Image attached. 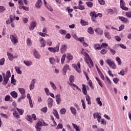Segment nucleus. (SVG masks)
<instances>
[{
	"label": "nucleus",
	"mask_w": 131,
	"mask_h": 131,
	"mask_svg": "<svg viewBox=\"0 0 131 131\" xmlns=\"http://www.w3.org/2000/svg\"><path fill=\"white\" fill-rule=\"evenodd\" d=\"M48 50L51 53H58L60 51V43H58L56 47H49Z\"/></svg>",
	"instance_id": "obj_1"
},
{
	"label": "nucleus",
	"mask_w": 131,
	"mask_h": 131,
	"mask_svg": "<svg viewBox=\"0 0 131 131\" xmlns=\"http://www.w3.org/2000/svg\"><path fill=\"white\" fill-rule=\"evenodd\" d=\"M106 63L108 64V66H110L112 69H115L116 68V64L114 63V61H112L111 59H107L106 60Z\"/></svg>",
	"instance_id": "obj_2"
},
{
	"label": "nucleus",
	"mask_w": 131,
	"mask_h": 131,
	"mask_svg": "<svg viewBox=\"0 0 131 131\" xmlns=\"http://www.w3.org/2000/svg\"><path fill=\"white\" fill-rule=\"evenodd\" d=\"M10 38L12 43H13V45H14L15 46H16V45H17V43H18V42H19V41L18 40V37L16 35H10Z\"/></svg>",
	"instance_id": "obj_3"
},
{
	"label": "nucleus",
	"mask_w": 131,
	"mask_h": 131,
	"mask_svg": "<svg viewBox=\"0 0 131 131\" xmlns=\"http://www.w3.org/2000/svg\"><path fill=\"white\" fill-rule=\"evenodd\" d=\"M90 15L91 17H95V18H98V17H99V18H102V13L97 14V12L95 11H91Z\"/></svg>",
	"instance_id": "obj_4"
},
{
	"label": "nucleus",
	"mask_w": 131,
	"mask_h": 131,
	"mask_svg": "<svg viewBox=\"0 0 131 131\" xmlns=\"http://www.w3.org/2000/svg\"><path fill=\"white\" fill-rule=\"evenodd\" d=\"M120 7L122 10H124V11H128V8L125 7V3L123 0L120 1Z\"/></svg>",
	"instance_id": "obj_5"
},
{
	"label": "nucleus",
	"mask_w": 131,
	"mask_h": 131,
	"mask_svg": "<svg viewBox=\"0 0 131 131\" xmlns=\"http://www.w3.org/2000/svg\"><path fill=\"white\" fill-rule=\"evenodd\" d=\"M73 67L78 73L81 72V70L80 69V62H78L77 64H74Z\"/></svg>",
	"instance_id": "obj_6"
},
{
	"label": "nucleus",
	"mask_w": 131,
	"mask_h": 131,
	"mask_svg": "<svg viewBox=\"0 0 131 131\" xmlns=\"http://www.w3.org/2000/svg\"><path fill=\"white\" fill-rule=\"evenodd\" d=\"M14 20H15L14 16H13L12 15H10L9 16V18L6 20V24H7V25H9V24H11L12 22L14 21Z\"/></svg>",
	"instance_id": "obj_7"
},
{
	"label": "nucleus",
	"mask_w": 131,
	"mask_h": 131,
	"mask_svg": "<svg viewBox=\"0 0 131 131\" xmlns=\"http://www.w3.org/2000/svg\"><path fill=\"white\" fill-rule=\"evenodd\" d=\"M56 97V102L58 105H60V103L62 101V100L61 99V95L60 94H57L55 96Z\"/></svg>",
	"instance_id": "obj_8"
},
{
	"label": "nucleus",
	"mask_w": 131,
	"mask_h": 131,
	"mask_svg": "<svg viewBox=\"0 0 131 131\" xmlns=\"http://www.w3.org/2000/svg\"><path fill=\"white\" fill-rule=\"evenodd\" d=\"M67 70H69V65L66 64L62 69L63 75H66V74L67 73Z\"/></svg>",
	"instance_id": "obj_9"
},
{
	"label": "nucleus",
	"mask_w": 131,
	"mask_h": 131,
	"mask_svg": "<svg viewBox=\"0 0 131 131\" xmlns=\"http://www.w3.org/2000/svg\"><path fill=\"white\" fill-rule=\"evenodd\" d=\"M36 27V23L35 21H32L29 28L30 30H33Z\"/></svg>",
	"instance_id": "obj_10"
},
{
	"label": "nucleus",
	"mask_w": 131,
	"mask_h": 131,
	"mask_svg": "<svg viewBox=\"0 0 131 131\" xmlns=\"http://www.w3.org/2000/svg\"><path fill=\"white\" fill-rule=\"evenodd\" d=\"M94 118H97L98 122H101V116L99 115V113H94L93 114Z\"/></svg>",
	"instance_id": "obj_11"
},
{
	"label": "nucleus",
	"mask_w": 131,
	"mask_h": 131,
	"mask_svg": "<svg viewBox=\"0 0 131 131\" xmlns=\"http://www.w3.org/2000/svg\"><path fill=\"white\" fill-rule=\"evenodd\" d=\"M42 5V1H41V0H38L35 4V7L37 9H39V8H40V7H41Z\"/></svg>",
	"instance_id": "obj_12"
},
{
	"label": "nucleus",
	"mask_w": 131,
	"mask_h": 131,
	"mask_svg": "<svg viewBox=\"0 0 131 131\" xmlns=\"http://www.w3.org/2000/svg\"><path fill=\"white\" fill-rule=\"evenodd\" d=\"M95 31L96 34H99V35H102L103 34V30H101L100 28H97Z\"/></svg>",
	"instance_id": "obj_13"
},
{
	"label": "nucleus",
	"mask_w": 131,
	"mask_h": 131,
	"mask_svg": "<svg viewBox=\"0 0 131 131\" xmlns=\"http://www.w3.org/2000/svg\"><path fill=\"white\" fill-rule=\"evenodd\" d=\"M119 19L123 23H128V19L123 16H119Z\"/></svg>",
	"instance_id": "obj_14"
},
{
	"label": "nucleus",
	"mask_w": 131,
	"mask_h": 131,
	"mask_svg": "<svg viewBox=\"0 0 131 131\" xmlns=\"http://www.w3.org/2000/svg\"><path fill=\"white\" fill-rule=\"evenodd\" d=\"M36 81V80H35V79H34L32 80L29 86L30 91H32V90L34 89V84L35 83Z\"/></svg>",
	"instance_id": "obj_15"
},
{
	"label": "nucleus",
	"mask_w": 131,
	"mask_h": 131,
	"mask_svg": "<svg viewBox=\"0 0 131 131\" xmlns=\"http://www.w3.org/2000/svg\"><path fill=\"white\" fill-rule=\"evenodd\" d=\"M67 51V46L62 45L60 48V52L61 53H65Z\"/></svg>",
	"instance_id": "obj_16"
},
{
	"label": "nucleus",
	"mask_w": 131,
	"mask_h": 131,
	"mask_svg": "<svg viewBox=\"0 0 131 131\" xmlns=\"http://www.w3.org/2000/svg\"><path fill=\"white\" fill-rule=\"evenodd\" d=\"M33 53L34 56L36 59H39V58H40V55H39L38 52H37L36 50H33Z\"/></svg>",
	"instance_id": "obj_17"
},
{
	"label": "nucleus",
	"mask_w": 131,
	"mask_h": 131,
	"mask_svg": "<svg viewBox=\"0 0 131 131\" xmlns=\"http://www.w3.org/2000/svg\"><path fill=\"white\" fill-rule=\"evenodd\" d=\"M39 41L41 43L40 47L45 48V46H46V40L44 39L43 38H42L41 39H39Z\"/></svg>",
	"instance_id": "obj_18"
},
{
	"label": "nucleus",
	"mask_w": 131,
	"mask_h": 131,
	"mask_svg": "<svg viewBox=\"0 0 131 131\" xmlns=\"http://www.w3.org/2000/svg\"><path fill=\"white\" fill-rule=\"evenodd\" d=\"M10 95L14 99H17V98L18 97V93H17V92H16L15 91L11 92L10 93Z\"/></svg>",
	"instance_id": "obj_19"
},
{
	"label": "nucleus",
	"mask_w": 131,
	"mask_h": 131,
	"mask_svg": "<svg viewBox=\"0 0 131 131\" xmlns=\"http://www.w3.org/2000/svg\"><path fill=\"white\" fill-rule=\"evenodd\" d=\"M82 86V93L83 94H84V95H86V94H88V92L86 91V86H85V84H83Z\"/></svg>",
	"instance_id": "obj_20"
},
{
	"label": "nucleus",
	"mask_w": 131,
	"mask_h": 131,
	"mask_svg": "<svg viewBox=\"0 0 131 131\" xmlns=\"http://www.w3.org/2000/svg\"><path fill=\"white\" fill-rule=\"evenodd\" d=\"M53 114L57 119H60V116L58 113V111L55 109H53Z\"/></svg>",
	"instance_id": "obj_21"
},
{
	"label": "nucleus",
	"mask_w": 131,
	"mask_h": 131,
	"mask_svg": "<svg viewBox=\"0 0 131 131\" xmlns=\"http://www.w3.org/2000/svg\"><path fill=\"white\" fill-rule=\"evenodd\" d=\"M7 56L9 61H13L14 60V55L12 53L7 52Z\"/></svg>",
	"instance_id": "obj_22"
},
{
	"label": "nucleus",
	"mask_w": 131,
	"mask_h": 131,
	"mask_svg": "<svg viewBox=\"0 0 131 131\" xmlns=\"http://www.w3.org/2000/svg\"><path fill=\"white\" fill-rule=\"evenodd\" d=\"M94 48L95 50H98L99 51L102 50L101 45H100V44H99V43L94 44Z\"/></svg>",
	"instance_id": "obj_23"
},
{
	"label": "nucleus",
	"mask_w": 131,
	"mask_h": 131,
	"mask_svg": "<svg viewBox=\"0 0 131 131\" xmlns=\"http://www.w3.org/2000/svg\"><path fill=\"white\" fill-rule=\"evenodd\" d=\"M19 9L20 10H24V11H26L27 12H28L29 11V7H25L24 5H23L22 6H19Z\"/></svg>",
	"instance_id": "obj_24"
},
{
	"label": "nucleus",
	"mask_w": 131,
	"mask_h": 131,
	"mask_svg": "<svg viewBox=\"0 0 131 131\" xmlns=\"http://www.w3.org/2000/svg\"><path fill=\"white\" fill-rule=\"evenodd\" d=\"M70 110L72 114L74 115V116L76 115V109H75V108L71 106L70 107Z\"/></svg>",
	"instance_id": "obj_25"
},
{
	"label": "nucleus",
	"mask_w": 131,
	"mask_h": 131,
	"mask_svg": "<svg viewBox=\"0 0 131 131\" xmlns=\"http://www.w3.org/2000/svg\"><path fill=\"white\" fill-rule=\"evenodd\" d=\"M13 115L14 117L17 118V119H18V118H20V115H19V114H18V112L16 111L13 112Z\"/></svg>",
	"instance_id": "obj_26"
},
{
	"label": "nucleus",
	"mask_w": 131,
	"mask_h": 131,
	"mask_svg": "<svg viewBox=\"0 0 131 131\" xmlns=\"http://www.w3.org/2000/svg\"><path fill=\"white\" fill-rule=\"evenodd\" d=\"M8 81H9V78L8 77L4 76L3 84H4V85H6V84L8 83Z\"/></svg>",
	"instance_id": "obj_27"
},
{
	"label": "nucleus",
	"mask_w": 131,
	"mask_h": 131,
	"mask_svg": "<svg viewBox=\"0 0 131 131\" xmlns=\"http://www.w3.org/2000/svg\"><path fill=\"white\" fill-rule=\"evenodd\" d=\"M14 69L17 74H22V71L20 70V68L18 67H15Z\"/></svg>",
	"instance_id": "obj_28"
},
{
	"label": "nucleus",
	"mask_w": 131,
	"mask_h": 131,
	"mask_svg": "<svg viewBox=\"0 0 131 131\" xmlns=\"http://www.w3.org/2000/svg\"><path fill=\"white\" fill-rule=\"evenodd\" d=\"M97 82L98 83V84L100 85V86H101V88H103V83L102 82V81H101V80H100V78H98V77H95Z\"/></svg>",
	"instance_id": "obj_29"
},
{
	"label": "nucleus",
	"mask_w": 131,
	"mask_h": 131,
	"mask_svg": "<svg viewBox=\"0 0 131 131\" xmlns=\"http://www.w3.org/2000/svg\"><path fill=\"white\" fill-rule=\"evenodd\" d=\"M67 58L69 61H71V60H73V55H72L71 53H68L67 54Z\"/></svg>",
	"instance_id": "obj_30"
},
{
	"label": "nucleus",
	"mask_w": 131,
	"mask_h": 131,
	"mask_svg": "<svg viewBox=\"0 0 131 131\" xmlns=\"http://www.w3.org/2000/svg\"><path fill=\"white\" fill-rule=\"evenodd\" d=\"M18 91L21 95L25 96V89L23 88H19Z\"/></svg>",
	"instance_id": "obj_31"
},
{
	"label": "nucleus",
	"mask_w": 131,
	"mask_h": 131,
	"mask_svg": "<svg viewBox=\"0 0 131 131\" xmlns=\"http://www.w3.org/2000/svg\"><path fill=\"white\" fill-rule=\"evenodd\" d=\"M104 36L106 37V38H107V39H111V36L110 35V33H109V32H104Z\"/></svg>",
	"instance_id": "obj_32"
},
{
	"label": "nucleus",
	"mask_w": 131,
	"mask_h": 131,
	"mask_svg": "<svg viewBox=\"0 0 131 131\" xmlns=\"http://www.w3.org/2000/svg\"><path fill=\"white\" fill-rule=\"evenodd\" d=\"M25 98H26V95H21L20 97L17 99L18 103H20V102L22 101V100H24Z\"/></svg>",
	"instance_id": "obj_33"
},
{
	"label": "nucleus",
	"mask_w": 131,
	"mask_h": 131,
	"mask_svg": "<svg viewBox=\"0 0 131 131\" xmlns=\"http://www.w3.org/2000/svg\"><path fill=\"white\" fill-rule=\"evenodd\" d=\"M88 32L90 34H94V29L92 27L88 28Z\"/></svg>",
	"instance_id": "obj_34"
},
{
	"label": "nucleus",
	"mask_w": 131,
	"mask_h": 131,
	"mask_svg": "<svg viewBox=\"0 0 131 131\" xmlns=\"http://www.w3.org/2000/svg\"><path fill=\"white\" fill-rule=\"evenodd\" d=\"M27 120H28V121H30V122H31V123H32V122H33V120H32V117H31V116L28 115L27 116V118H26Z\"/></svg>",
	"instance_id": "obj_35"
},
{
	"label": "nucleus",
	"mask_w": 131,
	"mask_h": 131,
	"mask_svg": "<svg viewBox=\"0 0 131 131\" xmlns=\"http://www.w3.org/2000/svg\"><path fill=\"white\" fill-rule=\"evenodd\" d=\"M81 25L82 26H85L86 25H89V22L88 21H84V20L83 19H81V22H80Z\"/></svg>",
	"instance_id": "obj_36"
},
{
	"label": "nucleus",
	"mask_w": 131,
	"mask_h": 131,
	"mask_svg": "<svg viewBox=\"0 0 131 131\" xmlns=\"http://www.w3.org/2000/svg\"><path fill=\"white\" fill-rule=\"evenodd\" d=\"M49 61L51 64H52V65L56 64V60L54 58H50Z\"/></svg>",
	"instance_id": "obj_37"
},
{
	"label": "nucleus",
	"mask_w": 131,
	"mask_h": 131,
	"mask_svg": "<svg viewBox=\"0 0 131 131\" xmlns=\"http://www.w3.org/2000/svg\"><path fill=\"white\" fill-rule=\"evenodd\" d=\"M24 64H25V65H26V66H31V65L32 64V62L30 61H24Z\"/></svg>",
	"instance_id": "obj_38"
},
{
	"label": "nucleus",
	"mask_w": 131,
	"mask_h": 131,
	"mask_svg": "<svg viewBox=\"0 0 131 131\" xmlns=\"http://www.w3.org/2000/svg\"><path fill=\"white\" fill-rule=\"evenodd\" d=\"M17 3L19 5V9H20V7H23V6H24V4H23V0H18Z\"/></svg>",
	"instance_id": "obj_39"
},
{
	"label": "nucleus",
	"mask_w": 131,
	"mask_h": 131,
	"mask_svg": "<svg viewBox=\"0 0 131 131\" xmlns=\"http://www.w3.org/2000/svg\"><path fill=\"white\" fill-rule=\"evenodd\" d=\"M85 4L89 7L92 8L93 6H94V3L91 2H87L85 3Z\"/></svg>",
	"instance_id": "obj_40"
},
{
	"label": "nucleus",
	"mask_w": 131,
	"mask_h": 131,
	"mask_svg": "<svg viewBox=\"0 0 131 131\" xmlns=\"http://www.w3.org/2000/svg\"><path fill=\"white\" fill-rule=\"evenodd\" d=\"M71 86H73V88H76L78 91H80V92H81V89L78 88L77 85H76L75 84L72 83L71 84H70Z\"/></svg>",
	"instance_id": "obj_41"
},
{
	"label": "nucleus",
	"mask_w": 131,
	"mask_h": 131,
	"mask_svg": "<svg viewBox=\"0 0 131 131\" xmlns=\"http://www.w3.org/2000/svg\"><path fill=\"white\" fill-rule=\"evenodd\" d=\"M66 58V54H63L61 58V64H64V62H65V59Z\"/></svg>",
	"instance_id": "obj_42"
},
{
	"label": "nucleus",
	"mask_w": 131,
	"mask_h": 131,
	"mask_svg": "<svg viewBox=\"0 0 131 131\" xmlns=\"http://www.w3.org/2000/svg\"><path fill=\"white\" fill-rule=\"evenodd\" d=\"M49 83L50 84L52 88L53 89L54 91H56V90H57V87L56 86V85L55 84V83L51 81L49 82Z\"/></svg>",
	"instance_id": "obj_43"
},
{
	"label": "nucleus",
	"mask_w": 131,
	"mask_h": 131,
	"mask_svg": "<svg viewBox=\"0 0 131 131\" xmlns=\"http://www.w3.org/2000/svg\"><path fill=\"white\" fill-rule=\"evenodd\" d=\"M72 125L74 127L75 129H76V131H80V129H79V127L77 126V125L72 123Z\"/></svg>",
	"instance_id": "obj_44"
},
{
	"label": "nucleus",
	"mask_w": 131,
	"mask_h": 131,
	"mask_svg": "<svg viewBox=\"0 0 131 131\" xmlns=\"http://www.w3.org/2000/svg\"><path fill=\"white\" fill-rule=\"evenodd\" d=\"M116 61L117 62L118 65H121V59L119 57H117L116 58Z\"/></svg>",
	"instance_id": "obj_45"
},
{
	"label": "nucleus",
	"mask_w": 131,
	"mask_h": 131,
	"mask_svg": "<svg viewBox=\"0 0 131 131\" xmlns=\"http://www.w3.org/2000/svg\"><path fill=\"white\" fill-rule=\"evenodd\" d=\"M59 33H60V34H61L62 35H65V34L67 33V32L65 30L61 29L59 30Z\"/></svg>",
	"instance_id": "obj_46"
},
{
	"label": "nucleus",
	"mask_w": 131,
	"mask_h": 131,
	"mask_svg": "<svg viewBox=\"0 0 131 131\" xmlns=\"http://www.w3.org/2000/svg\"><path fill=\"white\" fill-rule=\"evenodd\" d=\"M16 110H17L18 113H19V115H22L23 113H24V111L22 109H20L18 108H16Z\"/></svg>",
	"instance_id": "obj_47"
},
{
	"label": "nucleus",
	"mask_w": 131,
	"mask_h": 131,
	"mask_svg": "<svg viewBox=\"0 0 131 131\" xmlns=\"http://www.w3.org/2000/svg\"><path fill=\"white\" fill-rule=\"evenodd\" d=\"M107 12H108V13L111 15H113V14H114V10H113L112 9H107Z\"/></svg>",
	"instance_id": "obj_48"
},
{
	"label": "nucleus",
	"mask_w": 131,
	"mask_h": 131,
	"mask_svg": "<svg viewBox=\"0 0 131 131\" xmlns=\"http://www.w3.org/2000/svg\"><path fill=\"white\" fill-rule=\"evenodd\" d=\"M81 103H82V107H83V108L84 110H85L86 106L85 105V103L84 102V100L81 99Z\"/></svg>",
	"instance_id": "obj_49"
},
{
	"label": "nucleus",
	"mask_w": 131,
	"mask_h": 131,
	"mask_svg": "<svg viewBox=\"0 0 131 131\" xmlns=\"http://www.w3.org/2000/svg\"><path fill=\"white\" fill-rule=\"evenodd\" d=\"M60 114L64 115L65 113H66V109L65 108H62L60 111Z\"/></svg>",
	"instance_id": "obj_50"
},
{
	"label": "nucleus",
	"mask_w": 131,
	"mask_h": 131,
	"mask_svg": "<svg viewBox=\"0 0 131 131\" xmlns=\"http://www.w3.org/2000/svg\"><path fill=\"white\" fill-rule=\"evenodd\" d=\"M10 99L11 96H10V95H7L6 96H5V102H8V101H10Z\"/></svg>",
	"instance_id": "obj_51"
},
{
	"label": "nucleus",
	"mask_w": 131,
	"mask_h": 131,
	"mask_svg": "<svg viewBox=\"0 0 131 131\" xmlns=\"http://www.w3.org/2000/svg\"><path fill=\"white\" fill-rule=\"evenodd\" d=\"M6 11V7L4 6H0V13H3Z\"/></svg>",
	"instance_id": "obj_52"
},
{
	"label": "nucleus",
	"mask_w": 131,
	"mask_h": 131,
	"mask_svg": "<svg viewBox=\"0 0 131 131\" xmlns=\"http://www.w3.org/2000/svg\"><path fill=\"white\" fill-rule=\"evenodd\" d=\"M125 16H126V17H127L128 18H131V12H126L125 13Z\"/></svg>",
	"instance_id": "obj_53"
},
{
	"label": "nucleus",
	"mask_w": 131,
	"mask_h": 131,
	"mask_svg": "<svg viewBox=\"0 0 131 131\" xmlns=\"http://www.w3.org/2000/svg\"><path fill=\"white\" fill-rule=\"evenodd\" d=\"M41 111H42V112H44V113H47V112H48V107H43L42 109H41Z\"/></svg>",
	"instance_id": "obj_54"
},
{
	"label": "nucleus",
	"mask_w": 131,
	"mask_h": 131,
	"mask_svg": "<svg viewBox=\"0 0 131 131\" xmlns=\"http://www.w3.org/2000/svg\"><path fill=\"white\" fill-rule=\"evenodd\" d=\"M59 128H63V125L61 123H59L56 128V129H59Z\"/></svg>",
	"instance_id": "obj_55"
},
{
	"label": "nucleus",
	"mask_w": 131,
	"mask_h": 131,
	"mask_svg": "<svg viewBox=\"0 0 131 131\" xmlns=\"http://www.w3.org/2000/svg\"><path fill=\"white\" fill-rule=\"evenodd\" d=\"M27 45L28 46H31V40L29 38L27 39Z\"/></svg>",
	"instance_id": "obj_56"
},
{
	"label": "nucleus",
	"mask_w": 131,
	"mask_h": 131,
	"mask_svg": "<svg viewBox=\"0 0 131 131\" xmlns=\"http://www.w3.org/2000/svg\"><path fill=\"white\" fill-rule=\"evenodd\" d=\"M0 115H1V116H2V117H4V118H7V119L9 118V117H8V116L7 115V114H5L3 113H1L0 114Z\"/></svg>",
	"instance_id": "obj_57"
},
{
	"label": "nucleus",
	"mask_w": 131,
	"mask_h": 131,
	"mask_svg": "<svg viewBox=\"0 0 131 131\" xmlns=\"http://www.w3.org/2000/svg\"><path fill=\"white\" fill-rule=\"evenodd\" d=\"M70 82H74V76L71 75L70 76Z\"/></svg>",
	"instance_id": "obj_58"
},
{
	"label": "nucleus",
	"mask_w": 131,
	"mask_h": 131,
	"mask_svg": "<svg viewBox=\"0 0 131 131\" xmlns=\"http://www.w3.org/2000/svg\"><path fill=\"white\" fill-rule=\"evenodd\" d=\"M107 53V51H106L105 49H102L101 50V51H100V53L102 54V55H105V54H106Z\"/></svg>",
	"instance_id": "obj_59"
},
{
	"label": "nucleus",
	"mask_w": 131,
	"mask_h": 131,
	"mask_svg": "<svg viewBox=\"0 0 131 131\" xmlns=\"http://www.w3.org/2000/svg\"><path fill=\"white\" fill-rule=\"evenodd\" d=\"M42 125H43L42 122L41 121H39L36 124V126H42Z\"/></svg>",
	"instance_id": "obj_60"
},
{
	"label": "nucleus",
	"mask_w": 131,
	"mask_h": 131,
	"mask_svg": "<svg viewBox=\"0 0 131 131\" xmlns=\"http://www.w3.org/2000/svg\"><path fill=\"white\" fill-rule=\"evenodd\" d=\"M11 72H10V71H8L6 73V77L10 78V77H11Z\"/></svg>",
	"instance_id": "obj_61"
},
{
	"label": "nucleus",
	"mask_w": 131,
	"mask_h": 131,
	"mask_svg": "<svg viewBox=\"0 0 131 131\" xmlns=\"http://www.w3.org/2000/svg\"><path fill=\"white\" fill-rule=\"evenodd\" d=\"M113 80L114 82L116 84V83H118V81H119V79L117 78H114Z\"/></svg>",
	"instance_id": "obj_62"
},
{
	"label": "nucleus",
	"mask_w": 131,
	"mask_h": 131,
	"mask_svg": "<svg viewBox=\"0 0 131 131\" xmlns=\"http://www.w3.org/2000/svg\"><path fill=\"white\" fill-rule=\"evenodd\" d=\"M78 7H79V10H81V11H82V10H84V6L81 5H78Z\"/></svg>",
	"instance_id": "obj_63"
},
{
	"label": "nucleus",
	"mask_w": 131,
	"mask_h": 131,
	"mask_svg": "<svg viewBox=\"0 0 131 131\" xmlns=\"http://www.w3.org/2000/svg\"><path fill=\"white\" fill-rule=\"evenodd\" d=\"M5 64V58H2L0 60V65H4Z\"/></svg>",
	"instance_id": "obj_64"
}]
</instances>
